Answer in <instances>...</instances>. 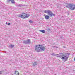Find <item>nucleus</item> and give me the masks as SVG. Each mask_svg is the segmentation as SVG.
<instances>
[{
  "mask_svg": "<svg viewBox=\"0 0 75 75\" xmlns=\"http://www.w3.org/2000/svg\"><path fill=\"white\" fill-rule=\"evenodd\" d=\"M35 50L37 52L44 51L45 50V47L42 45H38L35 46Z\"/></svg>",
  "mask_w": 75,
  "mask_h": 75,
  "instance_id": "nucleus-1",
  "label": "nucleus"
},
{
  "mask_svg": "<svg viewBox=\"0 0 75 75\" xmlns=\"http://www.w3.org/2000/svg\"><path fill=\"white\" fill-rule=\"evenodd\" d=\"M69 55V54L66 53L65 54H62L61 56H57V57L60 58L62 60H65V61H67L68 58V55Z\"/></svg>",
  "mask_w": 75,
  "mask_h": 75,
  "instance_id": "nucleus-2",
  "label": "nucleus"
},
{
  "mask_svg": "<svg viewBox=\"0 0 75 75\" xmlns=\"http://www.w3.org/2000/svg\"><path fill=\"white\" fill-rule=\"evenodd\" d=\"M43 12L44 13H46V14H48L50 17H52V16H53L54 17H55V14L53 13L52 12V11L50 10H47L43 11Z\"/></svg>",
  "mask_w": 75,
  "mask_h": 75,
  "instance_id": "nucleus-3",
  "label": "nucleus"
},
{
  "mask_svg": "<svg viewBox=\"0 0 75 75\" xmlns=\"http://www.w3.org/2000/svg\"><path fill=\"white\" fill-rule=\"evenodd\" d=\"M66 7L67 8H70L71 10L75 9V5L72 4H67Z\"/></svg>",
  "mask_w": 75,
  "mask_h": 75,
  "instance_id": "nucleus-4",
  "label": "nucleus"
},
{
  "mask_svg": "<svg viewBox=\"0 0 75 75\" xmlns=\"http://www.w3.org/2000/svg\"><path fill=\"white\" fill-rule=\"evenodd\" d=\"M20 17H21L22 18H28L29 16H30V15H27V14L25 13H23L22 14H21L20 15L18 16Z\"/></svg>",
  "mask_w": 75,
  "mask_h": 75,
  "instance_id": "nucleus-5",
  "label": "nucleus"
},
{
  "mask_svg": "<svg viewBox=\"0 0 75 75\" xmlns=\"http://www.w3.org/2000/svg\"><path fill=\"white\" fill-rule=\"evenodd\" d=\"M23 44H31L30 39H28L26 41L24 40L23 41Z\"/></svg>",
  "mask_w": 75,
  "mask_h": 75,
  "instance_id": "nucleus-6",
  "label": "nucleus"
},
{
  "mask_svg": "<svg viewBox=\"0 0 75 75\" xmlns=\"http://www.w3.org/2000/svg\"><path fill=\"white\" fill-rule=\"evenodd\" d=\"M10 1H11L12 4H14V3H16L14 0H8L7 1V3H9V2H10Z\"/></svg>",
  "mask_w": 75,
  "mask_h": 75,
  "instance_id": "nucleus-7",
  "label": "nucleus"
},
{
  "mask_svg": "<svg viewBox=\"0 0 75 75\" xmlns=\"http://www.w3.org/2000/svg\"><path fill=\"white\" fill-rule=\"evenodd\" d=\"M45 19H46V20H48V19H49V18H50V16L48 15H46L45 16Z\"/></svg>",
  "mask_w": 75,
  "mask_h": 75,
  "instance_id": "nucleus-8",
  "label": "nucleus"
},
{
  "mask_svg": "<svg viewBox=\"0 0 75 75\" xmlns=\"http://www.w3.org/2000/svg\"><path fill=\"white\" fill-rule=\"evenodd\" d=\"M39 31H40V32H41L43 33H45V30H39Z\"/></svg>",
  "mask_w": 75,
  "mask_h": 75,
  "instance_id": "nucleus-9",
  "label": "nucleus"
},
{
  "mask_svg": "<svg viewBox=\"0 0 75 75\" xmlns=\"http://www.w3.org/2000/svg\"><path fill=\"white\" fill-rule=\"evenodd\" d=\"M37 65V62H35L34 63H33V67H35V65Z\"/></svg>",
  "mask_w": 75,
  "mask_h": 75,
  "instance_id": "nucleus-10",
  "label": "nucleus"
},
{
  "mask_svg": "<svg viewBox=\"0 0 75 75\" xmlns=\"http://www.w3.org/2000/svg\"><path fill=\"white\" fill-rule=\"evenodd\" d=\"M15 74H16V75H19V73L17 71H16L15 72Z\"/></svg>",
  "mask_w": 75,
  "mask_h": 75,
  "instance_id": "nucleus-11",
  "label": "nucleus"
},
{
  "mask_svg": "<svg viewBox=\"0 0 75 75\" xmlns=\"http://www.w3.org/2000/svg\"><path fill=\"white\" fill-rule=\"evenodd\" d=\"M51 55L52 56H56V55H59V54H56L54 53H52L51 54Z\"/></svg>",
  "mask_w": 75,
  "mask_h": 75,
  "instance_id": "nucleus-12",
  "label": "nucleus"
},
{
  "mask_svg": "<svg viewBox=\"0 0 75 75\" xmlns=\"http://www.w3.org/2000/svg\"><path fill=\"white\" fill-rule=\"evenodd\" d=\"M29 22L30 23H33V21H32L31 20H30L29 21Z\"/></svg>",
  "mask_w": 75,
  "mask_h": 75,
  "instance_id": "nucleus-13",
  "label": "nucleus"
},
{
  "mask_svg": "<svg viewBox=\"0 0 75 75\" xmlns=\"http://www.w3.org/2000/svg\"><path fill=\"white\" fill-rule=\"evenodd\" d=\"M11 48H13V47H14V45H11Z\"/></svg>",
  "mask_w": 75,
  "mask_h": 75,
  "instance_id": "nucleus-14",
  "label": "nucleus"
},
{
  "mask_svg": "<svg viewBox=\"0 0 75 75\" xmlns=\"http://www.w3.org/2000/svg\"><path fill=\"white\" fill-rule=\"evenodd\" d=\"M17 7H21V5H19L18 6H17Z\"/></svg>",
  "mask_w": 75,
  "mask_h": 75,
  "instance_id": "nucleus-15",
  "label": "nucleus"
},
{
  "mask_svg": "<svg viewBox=\"0 0 75 75\" xmlns=\"http://www.w3.org/2000/svg\"><path fill=\"white\" fill-rule=\"evenodd\" d=\"M53 48H56V46H53Z\"/></svg>",
  "mask_w": 75,
  "mask_h": 75,
  "instance_id": "nucleus-16",
  "label": "nucleus"
},
{
  "mask_svg": "<svg viewBox=\"0 0 75 75\" xmlns=\"http://www.w3.org/2000/svg\"><path fill=\"white\" fill-rule=\"evenodd\" d=\"M8 25H10V23H8Z\"/></svg>",
  "mask_w": 75,
  "mask_h": 75,
  "instance_id": "nucleus-17",
  "label": "nucleus"
},
{
  "mask_svg": "<svg viewBox=\"0 0 75 75\" xmlns=\"http://www.w3.org/2000/svg\"><path fill=\"white\" fill-rule=\"evenodd\" d=\"M2 73H1V71H0V75H1Z\"/></svg>",
  "mask_w": 75,
  "mask_h": 75,
  "instance_id": "nucleus-18",
  "label": "nucleus"
},
{
  "mask_svg": "<svg viewBox=\"0 0 75 75\" xmlns=\"http://www.w3.org/2000/svg\"><path fill=\"white\" fill-rule=\"evenodd\" d=\"M5 23L6 24H8V23H7V22H6Z\"/></svg>",
  "mask_w": 75,
  "mask_h": 75,
  "instance_id": "nucleus-19",
  "label": "nucleus"
},
{
  "mask_svg": "<svg viewBox=\"0 0 75 75\" xmlns=\"http://www.w3.org/2000/svg\"><path fill=\"white\" fill-rule=\"evenodd\" d=\"M56 48H58V47L56 46Z\"/></svg>",
  "mask_w": 75,
  "mask_h": 75,
  "instance_id": "nucleus-20",
  "label": "nucleus"
},
{
  "mask_svg": "<svg viewBox=\"0 0 75 75\" xmlns=\"http://www.w3.org/2000/svg\"><path fill=\"white\" fill-rule=\"evenodd\" d=\"M63 48H65V47L64 46V47H63Z\"/></svg>",
  "mask_w": 75,
  "mask_h": 75,
  "instance_id": "nucleus-21",
  "label": "nucleus"
},
{
  "mask_svg": "<svg viewBox=\"0 0 75 75\" xmlns=\"http://www.w3.org/2000/svg\"><path fill=\"white\" fill-rule=\"evenodd\" d=\"M49 30H50V29H49Z\"/></svg>",
  "mask_w": 75,
  "mask_h": 75,
  "instance_id": "nucleus-22",
  "label": "nucleus"
},
{
  "mask_svg": "<svg viewBox=\"0 0 75 75\" xmlns=\"http://www.w3.org/2000/svg\"><path fill=\"white\" fill-rule=\"evenodd\" d=\"M60 54H63V53H60Z\"/></svg>",
  "mask_w": 75,
  "mask_h": 75,
  "instance_id": "nucleus-23",
  "label": "nucleus"
}]
</instances>
